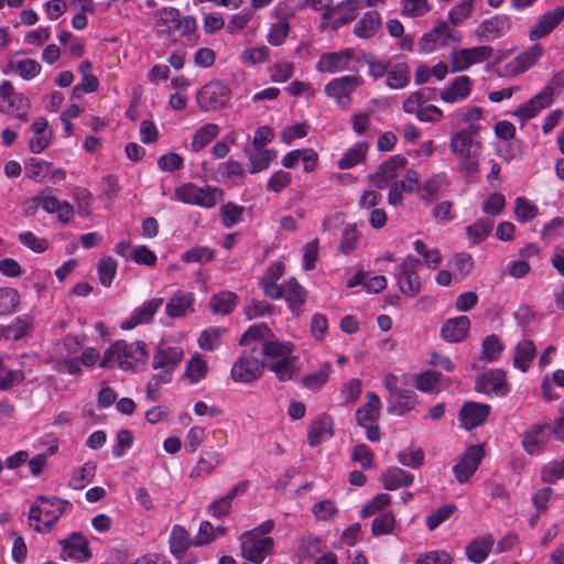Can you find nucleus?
I'll list each match as a JSON object with an SVG mask.
<instances>
[{"label": "nucleus", "instance_id": "nucleus-1", "mask_svg": "<svg viewBox=\"0 0 564 564\" xmlns=\"http://www.w3.org/2000/svg\"><path fill=\"white\" fill-rule=\"evenodd\" d=\"M148 360L149 354L144 341L127 343L121 339L112 343L106 349L99 361V367L111 368L115 361L124 371H139L145 367Z\"/></svg>", "mask_w": 564, "mask_h": 564}, {"label": "nucleus", "instance_id": "nucleus-2", "mask_svg": "<svg viewBox=\"0 0 564 564\" xmlns=\"http://www.w3.org/2000/svg\"><path fill=\"white\" fill-rule=\"evenodd\" d=\"M293 345L291 343H281L276 339L269 338L262 343L261 351L258 350L259 357L267 369L274 372L280 381L292 380L296 376V369L291 358Z\"/></svg>", "mask_w": 564, "mask_h": 564}, {"label": "nucleus", "instance_id": "nucleus-3", "mask_svg": "<svg viewBox=\"0 0 564 564\" xmlns=\"http://www.w3.org/2000/svg\"><path fill=\"white\" fill-rule=\"evenodd\" d=\"M264 365L259 358L257 346L245 349L231 368V378L236 382L250 383L262 376Z\"/></svg>", "mask_w": 564, "mask_h": 564}, {"label": "nucleus", "instance_id": "nucleus-4", "mask_svg": "<svg viewBox=\"0 0 564 564\" xmlns=\"http://www.w3.org/2000/svg\"><path fill=\"white\" fill-rule=\"evenodd\" d=\"M240 540L242 556L254 564H261L264 556L272 552L274 545L272 538L259 536L256 530L245 532Z\"/></svg>", "mask_w": 564, "mask_h": 564}, {"label": "nucleus", "instance_id": "nucleus-5", "mask_svg": "<svg viewBox=\"0 0 564 564\" xmlns=\"http://www.w3.org/2000/svg\"><path fill=\"white\" fill-rule=\"evenodd\" d=\"M196 99L202 110H217L226 106L229 99V88L220 80H213L198 90Z\"/></svg>", "mask_w": 564, "mask_h": 564}, {"label": "nucleus", "instance_id": "nucleus-6", "mask_svg": "<svg viewBox=\"0 0 564 564\" xmlns=\"http://www.w3.org/2000/svg\"><path fill=\"white\" fill-rule=\"evenodd\" d=\"M0 98L7 104L0 105V112L15 116L21 120H26L31 107L30 100L23 94L17 93L10 80H4L0 85Z\"/></svg>", "mask_w": 564, "mask_h": 564}, {"label": "nucleus", "instance_id": "nucleus-7", "mask_svg": "<svg viewBox=\"0 0 564 564\" xmlns=\"http://www.w3.org/2000/svg\"><path fill=\"white\" fill-rule=\"evenodd\" d=\"M507 373L502 369H490L482 372L475 382V390L479 393L505 397L510 392L509 384L506 380Z\"/></svg>", "mask_w": 564, "mask_h": 564}, {"label": "nucleus", "instance_id": "nucleus-8", "mask_svg": "<svg viewBox=\"0 0 564 564\" xmlns=\"http://www.w3.org/2000/svg\"><path fill=\"white\" fill-rule=\"evenodd\" d=\"M362 83L359 76L345 75L339 78L330 80L325 86V93L327 96L336 99L337 104L346 108L350 101V94Z\"/></svg>", "mask_w": 564, "mask_h": 564}, {"label": "nucleus", "instance_id": "nucleus-9", "mask_svg": "<svg viewBox=\"0 0 564 564\" xmlns=\"http://www.w3.org/2000/svg\"><path fill=\"white\" fill-rule=\"evenodd\" d=\"M553 97L554 88L551 85H546L539 94L520 105L512 115L518 117L522 122H525L535 117L542 109L550 107L553 102Z\"/></svg>", "mask_w": 564, "mask_h": 564}, {"label": "nucleus", "instance_id": "nucleus-10", "mask_svg": "<svg viewBox=\"0 0 564 564\" xmlns=\"http://www.w3.org/2000/svg\"><path fill=\"white\" fill-rule=\"evenodd\" d=\"M494 48L489 45H482L471 48H463L452 54V72H463L473 64L487 61L491 57Z\"/></svg>", "mask_w": 564, "mask_h": 564}, {"label": "nucleus", "instance_id": "nucleus-11", "mask_svg": "<svg viewBox=\"0 0 564 564\" xmlns=\"http://www.w3.org/2000/svg\"><path fill=\"white\" fill-rule=\"evenodd\" d=\"M63 546L61 557H69L75 561H88L91 552L88 546V540L80 532H73L68 538L59 542Z\"/></svg>", "mask_w": 564, "mask_h": 564}, {"label": "nucleus", "instance_id": "nucleus-12", "mask_svg": "<svg viewBox=\"0 0 564 564\" xmlns=\"http://www.w3.org/2000/svg\"><path fill=\"white\" fill-rule=\"evenodd\" d=\"M489 414L490 405L471 401L465 402L458 413L463 427L467 431H471L482 425L487 421Z\"/></svg>", "mask_w": 564, "mask_h": 564}, {"label": "nucleus", "instance_id": "nucleus-13", "mask_svg": "<svg viewBox=\"0 0 564 564\" xmlns=\"http://www.w3.org/2000/svg\"><path fill=\"white\" fill-rule=\"evenodd\" d=\"M564 19V6L546 11L531 28L529 36L539 40L549 35Z\"/></svg>", "mask_w": 564, "mask_h": 564}, {"label": "nucleus", "instance_id": "nucleus-14", "mask_svg": "<svg viewBox=\"0 0 564 564\" xmlns=\"http://www.w3.org/2000/svg\"><path fill=\"white\" fill-rule=\"evenodd\" d=\"M542 54L543 47L541 44L532 45L506 65V73L511 76H518L527 72L538 62Z\"/></svg>", "mask_w": 564, "mask_h": 564}, {"label": "nucleus", "instance_id": "nucleus-15", "mask_svg": "<svg viewBox=\"0 0 564 564\" xmlns=\"http://www.w3.org/2000/svg\"><path fill=\"white\" fill-rule=\"evenodd\" d=\"M184 357V350L181 347L159 346L152 359V368L173 372Z\"/></svg>", "mask_w": 564, "mask_h": 564}, {"label": "nucleus", "instance_id": "nucleus-16", "mask_svg": "<svg viewBox=\"0 0 564 564\" xmlns=\"http://www.w3.org/2000/svg\"><path fill=\"white\" fill-rule=\"evenodd\" d=\"M163 304V299L154 297L144 302L142 306L135 308L128 321L122 322V329H132L140 324H147L152 321L154 314Z\"/></svg>", "mask_w": 564, "mask_h": 564}, {"label": "nucleus", "instance_id": "nucleus-17", "mask_svg": "<svg viewBox=\"0 0 564 564\" xmlns=\"http://www.w3.org/2000/svg\"><path fill=\"white\" fill-rule=\"evenodd\" d=\"M36 502L43 505V514L45 517L44 527L50 529L61 518L66 508H70L72 505L67 500H63L57 497L39 496Z\"/></svg>", "mask_w": 564, "mask_h": 564}, {"label": "nucleus", "instance_id": "nucleus-18", "mask_svg": "<svg viewBox=\"0 0 564 564\" xmlns=\"http://www.w3.org/2000/svg\"><path fill=\"white\" fill-rule=\"evenodd\" d=\"M352 55L354 52L350 48L341 50L335 53L323 54L317 63L316 68L322 73L344 70L348 67Z\"/></svg>", "mask_w": 564, "mask_h": 564}, {"label": "nucleus", "instance_id": "nucleus-19", "mask_svg": "<svg viewBox=\"0 0 564 564\" xmlns=\"http://www.w3.org/2000/svg\"><path fill=\"white\" fill-rule=\"evenodd\" d=\"M306 296L307 292L295 278H291L285 282L283 297L288 302L294 317H299L302 314L301 306L306 302Z\"/></svg>", "mask_w": 564, "mask_h": 564}, {"label": "nucleus", "instance_id": "nucleus-20", "mask_svg": "<svg viewBox=\"0 0 564 564\" xmlns=\"http://www.w3.org/2000/svg\"><path fill=\"white\" fill-rule=\"evenodd\" d=\"M510 24L508 15L498 14L482 21L475 33L479 39L500 37L505 31L510 29Z\"/></svg>", "mask_w": 564, "mask_h": 564}, {"label": "nucleus", "instance_id": "nucleus-21", "mask_svg": "<svg viewBox=\"0 0 564 564\" xmlns=\"http://www.w3.org/2000/svg\"><path fill=\"white\" fill-rule=\"evenodd\" d=\"M470 321L467 316L448 319L441 329V336L448 343H458L467 337Z\"/></svg>", "mask_w": 564, "mask_h": 564}, {"label": "nucleus", "instance_id": "nucleus-22", "mask_svg": "<svg viewBox=\"0 0 564 564\" xmlns=\"http://www.w3.org/2000/svg\"><path fill=\"white\" fill-rule=\"evenodd\" d=\"M416 394L411 389L394 390L389 393L388 412L394 414H404L412 410L415 403Z\"/></svg>", "mask_w": 564, "mask_h": 564}, {"label": "nucleus", "instance_id": "nucleus-23", "mask_svg": "<svg viewBox=\"0 0 564 564\" xmlns=\"http://www.w3.org/2000/svg\"><path fill=\"white\" fill-rule=\"evenodd\" d=\"M471 91V80L468 76L457 77L453 84L441 91V99L445 102H456L464 100Z\"/></svg>", "mask_w": 564, "mask_h": 564}, {"label": "nucleus", "instance_id": "nucleus-24", "mask_svg": "<svg viewBox=\"0 0 564 564\" xmlns=\"http://www.w3.org/2000/svg\"><path fill=\"white\" fill-rule=\"evenodd\" d=\"M380 398L375 392L367 393V402L356 411L359 426L366 427L367 422L377 421L380 416Z\"/></svg>", "mask_w": 564, "mask_h": 564}, {"label": "nucleus", "instance_id": "nucleus-25", "mask_svg": "<svg viewBox=\"0 0 564 564\" xmlns=\"http://www.w3.org/2000/svg\"><path fill=\"white\" fill-rule=\"evenodd\" d=\"M384 489L395 490L412 485L414 476L399 467H390L381 475Z\"/></svg>", "mask_w": 564, "mask_h": 564}, {"label": "nucleus", "instance_id": "nucleus-26", "mask_svg": "<svg viewBox=\"0 0 564 564\" xmlns=\"http://www.w3.org/2000/svg\"><path fill=\"white\" fill-rule=\"evenodd\" d=\"M494 539L490 534L475 539L466 546V554L470 562L475 564L482 563L491 551Z\"/></svg>", "mask_w": 564, "mask_h": 564}, {"label": "nucleus", "instance_id": "nucleus-27", "mask_svg": "<svg viewBox=\"0 0 564 564\" xmlns=\"http://www.w3.org/2000/svg\"><path fill=\"white\" fill-rule=\"evenodd\" d=\"M245 153L249 160L248 171L250 174L267 170L278 154L276 151L272 149L257 150L256 152L246 149Z\"/></svg>", "mask_w": 564, "mask_h": 564}, {"label": "nucleus", "instance_id": "nucleus-28", "mask_svg": "<svg viewBox=\"0 0 564 564\" xmlns=\"http://www.w3.org/2000/svg\"><path fill=\"white\" fill-rule=\"evenodd\" d=\"M381 25V17L377 11H368L355 25L354 33L361 39H370Z\"/></svg>", "mask_w": 564, "mask_h": 564}, {"label": "nucleus", "instance_id": "nucleus-29", "mask_svg": "<svg viewBox=\"0 0 564 564\" xmlns=\"http://www.w3.org/2000/svg\"><path fill=\"white\" fill-rule=\"evenodd\" d=\"M238 296L231 291H221L210 297V308L214 314L228 315L237 306Z\"/></svg>", "mask_w": 564, "mask_h": 564}, {"label": "nucleus", "instance_id": "nucleus-30", "mask_svg": "<svg viewBox=\"0 0 564 564\" xmlns=\"http://www.w3.org/2000/svg\"><path fill=\"white\" fill-rule=\"evenodd\" d=\"M481 149H466L463 152H454L459 158L460 171L466 178H474L479 172V153Z\"/></svg>", "mask_w": 564, "mask_h": 564}, {"label": "nucleus", "instance_id": "nucleus-31", "mask_svg": "<svg viewBox=\"0 0 564 564\" xmlns=\"http://www.w3.org/2000/svg\"><path fill=\"white\" fill-rule=\"evenodd\" d=\"M194 542L191 541L188 532L184 527L176 524L173 527L170 536V551L175 557L183 555Z\"/></svg>", "mask_w": 564, "mask_h": 564}, {"label": "nucleus", "instance_id": "nucleus-32", "mask_svg": "<svg viewBox=\"0 0 564 564\" xmlns=\"http://www.w3.org/2000/svg\"><path fill=\"white\" fill-rule=\"evenodd\" d=\"M446 29L447 23L445 21H441L432 31L425 33L420 40V52L431 53L436 50L438 44L442 45Z\"/></svg>", "mask_w": 564, "mask_h": 564}, {"label": "nucleus", "instance_id": "nucleus-33", "mask_svg": "<svg viewBox=\"0 0 564 564\" xmlns=\"http://www.w3.org/2000/svg\"><path fill=\"white\" fill-rule=\"evenodd\" d=\"M194 296L192 293H182L174 295L166 304L165 311L169 317L178 318L183 317L186 312L192 307Z\"/></svg>", "mask_w": 564, "mask_h": 564}, {"label": "nucleus", "instance_id": "nucleus-34", "mask_svg": "<svg viewBox=\"0 0 564 564\" xmlns=\"http://www.w3.org/2000/svg\"><path fill=\"white\" fill-rule=\"evenodd\" d=\"M535 354L536 348L534 343L529 339L522 340L516 348L513 365L524 372L528 370L530 362L534 359Z\"/></svg>", "mask_w": 564, "mask_h": 564}, {"label": "nucleus", "instance_id": "nucleus-35", "mask_svg": "<svg viewBox=\"0 0 564 564\" xmlns=\"http://www.w3.org/2000/svg\"><path fill=\"white\" fill-rule=\"evenodd\" d=\"M387 84L391 89H402L410 83V68L406 63H398L388 69Z\"/></svg>", "mask_w": 564, "mask_h": 564}, {"label": "nucleus", "instance_id": "nucleus-36", "mask_svg": "<svg viewBox=\"0 0 564 564\" xmlns=\"http://www.w3.org/2000/svg\"><path fill=\"white\" fill-rule=\"evenodd\" d=\"M334 435L333 420L328 416H322L315 420L307 432V440L311 446L315 447L321 444L323 434Z\"/></svg>", "mask_w": 564, "mask_h": 564}, {"label": "nucleus", "instance_id": "nucleus-37", "mask_svg": "<svg viewBox=\"0 0 564 564\" xmlns=\"http://www.w3.org/2000/svg\"><path fill=\"white\" fill-rule=\"evenodd\" d=\"M368 143L359 142L346 151L343 158L337 162L340 170H348L362 162L366 158Z\"/></svg>", "mask_w": 564, "mask_h": 564}, {"label": "nucleus", "instance_id": "nucleus-38", "mask_svg": "<svg viewBox=\"0 0 564 564\" xmlns=\"http://www.w3.org/2000/svg\"><path fill=\"white\" fill-rule=\"evenodd\" d=\"M503 351V345L495 334L488 335L481 343V356L479 360L494 362L498 360Z\"/></svg>", "mask_w": 564, "mask_h": 564}, {"label": "nucleus", "instance_id": "nucleus-39", "mask_svg": "<svg viewBox=\"0 0 564 564\" xmlns=\"http://www.w3.org/2000/svg\"><path fill=\"white\" fill-rule=\"evenodd\" d=\"M269 338H274L272 330L263 323L250 326L240 337L239 345L247 346L250 341H260L261 344Z\"/></svg>", "mask_w": 564, "mask_h": 564}, {"label": "nucleus", "instance_id": "nucleus-40", "mask_svg": "<svg viewBox=\"0 0 564 564\" xmlns=\"http://www.w3.org/2000/svg\"><path fill=\"white\" fill-rule=\"evenodd\" d=\"M494 227V220L490 218H481L474 223L473 225L467 226L466 232L468 238L473 241V243L478 245L482 242L491 232Z\"/></svg>", "mask_w": 564, "mask_h": 564}, {"label": "nucleus", "instance_id": "nucleus-41", "mask_svg": "<svg viewBox=\"0 0 564 564\" xmlns=\"http://www.w3.org/2000/svg\"><path fill=\"white\" fill-rule=\"evenodd\" d=\"M448 265L452 268L455 278L464 279L471 272L474 260L469 253L460 252L449 260Z\"/></svg>", "mask_w": 564, "mask_h": 564}, {"label": "nucleus", "instance_id": "nucleus-42", "mask_svg": "<svg viewBox=\"0 0 564 564\" xmlns=\"http://www.w3.org/2000/svg\"><path fill=\"white\" fill-rule=\"evenodd\" d=\"M219 128L215 123H206L200 127L194 134L192 141V148L194 151H200L204 149L213 139L217 137Z\"/></svg>", "mask_w": 564, "mask_h": 564}, {"label": "nucleus", "instance_id": "nucleus-43", "mask_svg": "<svg viewBox=\"0 0 564 564\" xmlns=\"http://www.w3.org/2000/svg\"><path fill=\"white\" fill-rule=\"evenodd\" d=\"M8 67L11 70H17L20 76L25 80H31L41 72V65L35 59H21L18 62L10 61Z\"/></svg>", "mask_w": 564, "mask_h": 564}, {"label": "nucleus", "instance_id": "nucleus-44", "mask_svg": "<svg viewBox=\"0 0 564 564\" xmlns=\"http://www.w3.org/2000/svg\"><path fill=\"white\" fill-rule=\"evenodd\" d=\"M400 291L406 296H414L421 291V281L417 274L395 273Z\"/></svg>", "mask_w": 564, "mask_h": 564}, {"label": "nucleus", "instance_id": "nucleus-45", "mask_svg": "<svg viewBox=\"0 0 564 564\" xmlns=\"http://www.w3.org/2000/svg\"><path fill=\"white\" fill-rule=\"evenodd\" d=\"M395 527V518L391 511L380 513L371 524V532L375 536L390 534Z\"/></svg>", "mask_w": 564, "mask_h": 564}, {"label": "nucleus", "instance_id": "nucleus-46", "mask_svg": "<svg viewBox=\"0 0 564 564\" xmlns=\"http://www.w3.org/2000/svg\"><path fill=\"white\" fill-rule=\"evenodd\" d=\"M20 302V294L13 288L0 289V315H9L15 311Z\"/></svg>", "mask_w": 564, "mask_h": 564}, {"label": "nucleus", "instance_id": "nucleus-47", "mask_svg": "<svg viewBox=\"0 0 564 564\" xmlns=\"http://www.w3.org/2000/svg\"><path fill=\"white\" fill-rule=\"evenodd\" d=\"M457 510L455 503H447L440 507L437 510L426 517V525L430 531L437 529L443 522L448 520Z\"/></svg>", "mask_w": 564, "mask_h": 564}, {"label": "nucleus", "instance_id": "nucleus-48", "mask_svg": "<svg viewBox=\"0 0 564 564\" xmlns=\"http://www.w3.org/2000/svg\"><path fill=\"white\" fill-rule=\"evenodd\" d=\"M207 364L199 355L192 357L187 362L184 377L188 378L191 383H197L207 375Z\"/></svg>", "mask_w": 564, "mask_h": 564}, {"label": "nucleus", "instance_id": "nucleus-49", "mask_svg": "<svg viewBox=\"0 0 564 564\" xmlns=\"http://www.w3.org/2000/svg\"><path fill=\"white\" fill-rule=\"evenodd\" d=\"M406 163L408 160L404 156L397 154L381 163L378 167L390 180V182H394L399 175V170L403 169Z\"/></svg>", "mask_w": 564, "mask_h": 564}, {"label": "nucleus", "instance_id": "nucleus-50", "mask_svg": "<svg viewBox=\"0 0 564 564\" xmlns=\"http://www.w3.org/2000/svg\"><path fill=\"white\" fill-rule=\"evenodd\" d=\"M449 148L452 152H463L466 149H481V142L468 137L465 132L457 131L451 137Z\"/></svg>", "mask_w": 564, "mask_h": 564}, {"label": "nucleus", "instance_id": "nucleus-51", "mask_svg": "<svg viewBox=\"0 0 564 564\" xmlns=\"http://www.w3.org/2000/svg\"><path fill=\"white\" fill-rule=\"evenodd\" d=\"M117 272V262L111 257H105L98 264V278L105 288H109Z\"/></svg>", "mask_w": 564, "mask_h": 564}, {"label": "nucleus", "instance_id": "nucleus-52", "mask_svg": "<svg viewBox=\"0 0 564 564\" xmlns=\"http://www.w3.org/2000/svg\"><path fill=\"white\" fill-rule=\"evenodd\" d=\"M514 205L516 217L521 223L530 221L538 215V207L531 204L525 197H518Z\"/></svg>", "mask_w": 564, "mask_h": 564}, {"label": "nucleus", "instance_id": "nucleus-53", "mask_svg": "<svg viewBox=\"0 0 564 564\" xmlns=\"http://www.w3.org/2000/svg\"><path fill=\"white\" fill-rule=\"evenodd\" d=\"M218 464L219 455L216 452H206L205 456L200 457L196 467L191 471V477L210 474Z\"/></svg>", "mask_w": 564, "mask_h": 564}, {"label": "nucleus", "instance_id": "nucleus-54", "mask_svg": "<svg viewBox=\"0 0 564 564\" xmlns=\"http://www.w3.org/2000/svg\"><path fill=\"white\" fill-rule=\"evenodd\" d=\"M290 31V24L285 18L279 19L272 24L268 34V42L273 46L281 45L286 39Z\"/></svg>", "mask_w": 564, "mask_h": 564}, {"label": "nucleus", "instance_id": "nucleus-55", "mask_svg": "<svg viewBox=\"0 0 564 564\" xmlns=\"http://www.w3.org/2000/svg\"><path fill=\"white\" fill-rule=\"evenodd\" d=\"M245 212L243 206H239L232 203H228L220 208V216L223 225L226 228H231L234 225L241 220V216Z\"/></svg>", "mask_w": 564, "mask_h": 564}, {"label": "nucleus", "instance_id": "nucleus-56", "mask_svg": "<svg viewBox=\"0 0 564 564\" xmlns=\"http://www.w3.org/2000/svg\"><path fill=\"white\" fill-rule=\"evenodd\" d=\"M225 332L226 329L223 327L205 329L198 339L199 347L213 351L219 345V339Z\"/></svg>", "mask_w": 564, "mask_h": 564}, {"label": "nucleus", "instance_id": "nucleus-57", "mask_svg": "<svg viewBox=\"0 0 564 564\" xmlns=\"http://www.w3.org/2000/svg\"><path fill=\"white\" fill-rule=\"evenodd\" d=\"M29 326L30 324L25 319L17 317L12 325L0 326V337L19 340L26 334Z\"/></svg>", "mask_w": 564, "mask_h": 564}, {"label": "nucleus", "instance_id": "nucleus-58", "mask_svg": "<svg viewBox=\"0 0 564 564\" xmlns=\"http://www.w3.org/2000/svg\"><path fill=\"white\" fill-rule=\"evenodd\" d=\"M361 61L367 64L369 75L375 79L383 77L390 67L389 61L376 59L375 55L368 53L361 56Z\"/></svg>", "mask_w": 564, "mask_h": 564}, {"label": "nucleus", "instance_id": "nucleus-59", "mask_svg": "<svg viewBox=\"0 0 564 564\" xmlns=\"http://www.w3.org/2000/svg\"><path fill=\"white\" fill-rule=\"evenodd\" d=\"M223 195V189L218 187H199V193L197 194V198L194 205L212 208L217 204V197Z\"/></svg>", "mask_w": 564, "mask_h": 564}, {"label": "nucleus", "instance_id": "nucleus-60", "mask_svg": "<svg viewBox=\"0 0 564 564\" xmlns=\"http://www.w3.org/2000/svg\"><path fill=\"white\" fill-rule=\"evenodd\" d=\"M359 236L360 235L357 230L356 225H347L341 234L339 250L344 254H349L350 252H352L356 248V242L358 241Z\"/></svg>", "mask_w": 564, "mask_h": 564}, {"label": "nucleus", "instance_id": "nucleus-61", "mask_svg": "<svg viewBox=\"0 0 564 564\" xmlns=\"http://www.w3.org/2000/svg\"><path fill=\"white\" fill-rule=\"evenodd\" d=\"M185 262H209L215 258V251L207 247L192 248L181 256Z\"/></svg>", "mask_w": 564, "mask_h": 564}, {"label": "nucleus", "instance_id": "nucleus-62", "mask_svg": "<svg viewBox=\"0 0 564 564\" xmlns=\"http://www.w3.org/2000/svg\"><path fill=\"white\" fill-rule=\"evenodd\" d=\"M391 503V496L388 494H379L373 497L360 511L361 518H368L376 512L384 509Z\"/></svg>", "mask_w": 564, "mask_h": 564}, {"label": "nucleus", "instance_id": "nucleus-63", "mask_svg": "<svg viewBox=\"0 0 564 564\" xmlns=\"http://www.w3.org/2000/svg\"><path fill=\"white\" fill-rule=\"evenodd\" d=\"M564 477V458L561 462H553L544 466L541 470L543 482L554 484Z\"/></svg>", "mask_w": 564, "mask_h": 564}, {"label": "nucleus", "instance_id": "nucleus-64", "mask_svg": "<svg viewBox=\"0 0 564 564\" xmlns=\"http://www.w3.org/2000/svg\"><path fill=\"white\" fill-rule=\"evenodd\" d=\"M453 558L445 551H430L417 556L415 564H452Z\"/></svg>", "mask_w": 564, "mask_h": 564}]
</instances>
